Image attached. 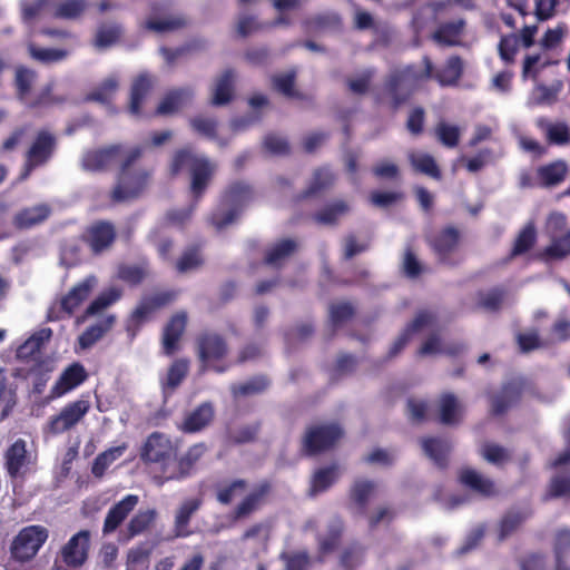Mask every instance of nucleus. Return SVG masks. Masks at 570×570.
<instances>
[{
	"mask_svg": "<svg viewBox=\"0 0 570 570\" xmlns=\"http://www.w3.org/2000/svg\"><path fill=\"white\" fill-rule=\"evenodd\" d=\"M520 397L521 390L515 383L504 384L500 392L491 396V413L495 416L504 414Z\"/></svg>",
	"mask_w": 570,
	"mask_h": 570,
	"instance_id": "nucleus-33",
	"label": "nucleus"
},
{
	"mask_svg": "<svg viewBox=\"0 0 570 570\" xmlns=\"http://www.w3.org/2000/svg\"><path fill=\"white\" fill-rule=\"evenodd\" d=\"M17 404L16 389L9 384L3 371H0V421L4 420L12 412Z\"/></svg>",
	"mask_w": 570,
	"mask_h": 570,
	"instance_id": "nucleus-59",
	"label": "nucleus"
},
{
	"mask_svg": "<svg viewBox=\"0 0 570 570\" xmlns=\"http://www.w3.org/2000/svg\"><path fill=\"white\" fill-rule=\"evenodd\" d=\"M148 274L149 271L146 263L138 265L122 264L118 267L117 272L118 278L130 286H137L141 284Z\"/></svg>",
	"mask_w": 570,
	"mask_h": 570,
	"instance_id": "nucleus-60",
	"label": "nucleus"
},
{
	"mask_svg": "<svg viewBox=\"0 0 570 570\" xmlns=\"http://www.w3.org/2000/svg\"><path fill=\"white\" fill-rule=\"evenodd\" d=\"M89 547L90 532L88 530H80L61 548L60 557L62 562L72 568L81 567L88 559Z\"/></svg>",
	"mask_w": 570,
	"mask_h": 570,
	"instance_id": "nucleus-14",
	"label": "nucleus"
},
{
	"mask_svg": "<svg viewBox=\"0 0 570 570\" xmlns=\"http://www.w3.org/2000/svg\"><path fill=\"white\" fill-rule=\"evenodd\" d=\"M157 518L155 509L139 510L127 524V534L131 539L148 530Z\"/></svg>",
	"mask_w": 570,
	"mask_h": 570,
	"instance_id": "nucleus-55",
	"label": "nucleus"
},
{
	"mask_svg": "<svg viewBox=\"0 0 570 570\" xmlns=\"http://www.w3.org/2000/svg\"><path fill=\"white\" fill-rule=\"evenodd\" d=\"M153 88V80L147 73L136 77L130 88V101L128 110L132 116H141V107Z\"/></svg>",
	"mask_w": 570,
	"mask_h": 570,
	"instance_id": "nucleus-34",
	"label": "nucleus"
},
{
	"mask_svg": "<svg viewBox=\"0 0 570 570\" xmlns=\"http://www.w3.org/2000/svg\"><path fill=\"white\" fill-rule=\"evenodd\" d=\"M273 492L271 480L264 479L256 483L252 490L236 504L233 510V518L242 520L258 511L268 500Z\"/></svg>",
	"mask_w": 570,
	"mask_h": 570,
	"instance_id": "nucleus-13",
	"label": "nucleus"
},
{
	"mask_svg": "<svg viewBox=\"0 0 570 570\" xmlns=\"http://www.w3.org/2000/svg\"><path fill=\"white\" fill-rule=\"evenodd\" d=\"M460 237L458 228L446 226L432 236L429 244L441 263L453 264L451 262V254L458 248Z\"/></svg>",
	"mask_w": 570,
	"mask_h": 570,
	"instance_id": "nucleus-19",
	"label": "nucleus"
},
{
	"mask_svg": "<svg viewBox=\"0 0 570 570\" xmlns=\"http://www.w3.org/2000/svg\"><path fill=\"white\" fill-rule=\"evenodd\" d=\"M170 175L177 176L187 170L190 175V194L199 200L213 179L216 165L207 157L198 156L190 146L177 149L170 161Z\"/></svg>",
	"mask_w": 570,
	"mask_h": 570,
	"instance_id": "nucleus-1",
	"label": "nucleus"
},
{
	"mask_svg": "<svg viewBox=\"0 0 570 570\" xmlns=\"http://www.w3.org/2000/svg\"><path fill=\"white\" fill-rule=\"evenodd\" d=\"M88 372L80 362L69 364L50 390L49 399H59L73 391L88 379Z\"/></svg>",
	"mask_w": 570,
	"mask_h": 570,
	"instance_id": "nucleus-17",
	"label": "nucleus"
},
{
	"mask_svg": "<svg viewBox=\"0 0 570 570\" xmlns=\"http://www.w3.org/2000/svg\"><path fill=\"white\" fill-rule=\"evenodd\" d=\"M125 29L120 22L102 21L97 26L92 45L98 49L110 48L121 41Z\"/></svg>",
	"mask_w": 570,
	"mask_h": 570,
	"instance_id": "nucleus-31",
	"label": "nucleus"
},
{
	"mask_svg": "<svg viewBox=\"0 0 570 570\" xmlns=\"http://www.w3.org/2000/svg\"><path fill=\"white\" fill-rule=\"evenodd\" d=\"M119 87L118 79L115 76H110L100 81L94 87L85 97L86 101H94L99 104H109Z\"/></svg>",
	"mask_w": 570,
	"mask_h": 570,
	"instance_id": "nucleus-51",
	"label": "nucleus"
},
{
	"mask_svg": "<svg viewBox=\"0 0 570 570\" xmlns=\"http://www.w3.org/2000/svg\"><path fill=\"white\" fill-rule=\"evenodd\" d=\"M336 464L316 470L311 479L309 494L316 495L328 490L338 478Z\"/></svg>",
	"mask_w": 570,
	"mask_h": 570,
	"instance_id": "nucleus-49",
	"label": "nucleus"
},
{
	"mask_svg": "<svg viewBox=\"0 0 570 570\" xmlns=\"http://www.w3.org/2000/svg\"><path fill=\"white\" fill-rule=\"evenodd\" d=\"M29 57L42 65H51L65 60L69 52L66 49L40 48L35 42L27 43Z\"/></svg>",
	"mask_w": 570,
	"mask_h": 570,
	"instance_id": "nucleus-52",
	"label": "nucleus"
},
{
	"mask_svg": "<svg viewBox=\"0 0 570 570\" xmlns=\"http://www.w3.org/2000/svg\"><path fill=\"white\" fill-rule=\"evenodd\" d=\"M177 448L171 439L163 432H153L149 434L141 448L140 459L145 463H159L164 474L173 459L176 458Z\"/></svg>",
	"mask_w": 570,
	"mask_h": 570,
	"instance_id": "nucleus-9",
	"label": "nucleus"
},
{
	"mask_svg": "<svg viewBox=\"0 0 570 570\" xmlns=\"http://www.w3.org/2000/svg\"><path fill=\"white\" fill-rule=\"evenodd\" d=\"M480 455L489 463L501 466L511 460L510 452L500 444L485 442L480 449Z\"/></svg>",
	"mask_w": 570,
	"mask_h": 570,
	"instance_id": "nucleus-64",
	"label": "nucleus"
},
{
	"mask_svg": "<svg viewBox=\"0 0 570 570\" xmlns=\"http://www.w3.org/2000/svg\"><path fill=\"white\" fill-rule=\"evenodd\" d=\"M235 78L236 73L234 69L227 68L223 71L215 83L210 100L213 106H225L233 100Z\"/></svg>",
	"mask_w": 570,
	"mask_h": 570,
	"instance_id": "nucleus-38",
	"label": "nucleus"
},
{
	"mask_svg": "<svg viewBox=\"0 0 570 570\" xmlns=\"http://www.w3.org/2000/svg\"><path fill=\"white\" fill-rule=\"evenodd\" d=\"M37 72L28 67L18 66L14 71V88L19 100H24L30 94Z\"/></svg>",
	"mask_w": 570,
	"mask_h": 570,
	"instance_id": "nucleus-56",
	"label": "nucleus"
},
{
	"mask_svg": "<svg viewBox=\"0 0 570 570\" xmlns=\"http://www.w3.org/2000/svg\"><path fill=\"white\" fill-rule=\"evenodd\" d=\"M207 452V445L204 442L193 444L187 451L177 460L176 470L168 473L167 480H183L189 476L197 464V462Z\"/></svg>",
	"mask_w": 570,
	"mask_h": 570,
	"instance_id": "nucleus-23",
	"label": "nucleus"
},
{
	"mask_svg": "<svg viewBox=\"0 0 570 570\" xmlns=\"http://www.w3.org/2000/svg\"><path fill=\"white\" fill-rule=\"evenodd\" d=\"M51 208L47 204H39L32 207L23 208L16 214L13 225L19 229H29L42 224L49 218Z\"/></svg>",
	"mask_w": 570,
	"mask_h": 570,
	"instance_id": "nucleus-37",
	"label": "nucleus"
},
{
	"mask_svg": "<svg viewBox=\"0 0 570 570\" xmlns=\"http://www.w3.org/2000/svg\"><path fill=\"white\" fill-rule=\"evenodd\" d=\"M6 466L11 478H17L21 469L27 464L26 441L18 439L6 452Z\"/></svg>",
	"mask_w": 570,
	"mask_h": 570,
	"instance_id": "nucleus-45",
	"label": "nucleus"
},
{
	"mask_svg": "<svg viewBox=\"0 0 570 570\" xmlns=\"http://www.w3.org/2000/svg\"><path fill=\"white\" fill-rule=\"evenodd\" d=\"M139 498L136 494H127L119 502L114 504L104 522L102 532L104 534L112 533L117 528L126 520L129 513L138 504Z\"/></svg>",
	"mask_w": 570,
	"mask_h": 570,
	"instance_id": "nucleus-22",
	"label": "nucleus"
},
{
	"mask_svg": "<svg viewBox=\"0 0 570 570\" xmlns=\"http://www.w3.org/2000/svg\"><path fill=\"white\" fill-rule=\"evenodd\" d=\"M202 500L193 498L185 500L179 507L175 517L174 532L177 538H186L191 534L188 530V524L191 515L200 508Z\"/></svg>",
	"mask_w": 570,
	"mask_h": 570,
	"instance_id": "nucleus-41",
	"label": "nucleus"
},
{
	"mask_svg": "<svg viewBox=\"0 0 570 570\" xmlns=\"http://www.w3.org/2000/svg\"><path fill=\"white\" fill-rule=\"evenodd\" d=\"M125 155L126 153L120 144L88 150L82 157V167L90 171H102L108 169L117 160H122Z\"/></svg>",
	"mask_w": 570,
	"mask_h": 570,
	"instance_id": "nucleus-15",
	"label": "nucleus"
},
{
	"mask_svg": "<svg viewBox=\"0 0 570 570\" xmlns=\"http://www.w3.org/2000/svg\"><path fill=\"white\" fill-rule=\"evenodd\" d=\"M269 386V380L265 375H256L245 383L233 384L230 392L234 397L261 394Z\"/></svg>",
	"mask_w": 570,
	"mask_h": 570,
	"instance_id": "nucleus-54",
	"label": "nucleus"
},
{
	"mask_svg": "<svg viewBox=\"0 0 570 570\" xmlns=\"http://www.w3.org/2000/svg\"><path fill=\"white\" fill-rule=\"evenodd\" d=\"M462 407L453 393H444L439 400L440 422L444 425H456L461 421Z\"/></svg>",
	"mask_w": 570,
	"mask_h": 570,
	"instance_id": "nucleus-44",
	"label": "nucleus"
},
{
	"mask_svg": "<svg viewBox=\"0 0 570 570\" xmlns=\"http://www.w3.org/2000/svg\"><path fill=\"white\" fill-rule=\"evenodd\" d=\"M142 148L136 146L126 151L120 164L117 184L111 191L114 203H122L138 197L146 188L150 173L142 167H137V160L142 156Z\"/></svg>",
	"mask_w": 570,
	"mask_h": 570,
	"instance_id": "nucleus-2",
	"label": "nucleus"
},
{
	"mask_svg": "<svg viewBox=\"0 0 570 570\" xmlns=\"http://www.w3.org/2000/svg\"><path fill=\"white\" fill-rule=\"evenodd\" d=\"M48 539V530L42 525L22 528L11 543V556L24 562L31 560Z\"/></svg>",
	"mask_w": 570,
	"mask_h": 570,
	"instance_id": "nucleus-10",
	"label": "nucleus"
},
{
	"mask_svg": "<svg viewBox=\"0 0 570 570\" xmlns=\"http://www.w3.org/2000/svg\"><path fill=\"white\" fill-rule=\"evenodd\" d=\"M248 482L245 479L223 481L215 485L216 500L224 505L230 504L235 498L245 492Z\"/></svg>",
	"mask_w": 570,
	"mask_h": 570,
	"instance_id": "nucleus-47",
	"label": "nucleus"
},
{
	"mask_svg": "<svg viewBox=\"0 0 570 570\" xmlns=\"http://www.w3.org/2000/svg\"><path fill=\"white\" fill-rule=\"evenodd\" d=\"M366 548L362 543L354 541L346 546L340 554V566L344 570H356L365 558Z\"/></svg>",
	"mask_w": 570,
	"mask_h": 570,
	"instance_id": "nucleus-53",
	"label": "nucleus"
},
{
	"mask_svg": "<svg viewBox=\"0 0 570 570\" xmlns=\"http://www.w3.org/2000/svg\"><path fill=\"white\" fill-rule=\"evenodd\" d=\"M463 75V61L460 56H451L443 68L435 72L434 79L441 86H454Z\"/></svg>",
	"mask_w": 570,
	"mask_h": 570,
	"instance_id": "nucleus-48",
	"label": "nucleus"
},
{
	"mask_svg": "<svg viewBox=\"0 0 570 570\" xmlns=\"http://www.w3.org/2000/svg\"><path fill=\"white\" fill-rule=\"evenodd\" d=\"M188 371L189 362L187 360H175L167 371L166 379L161 381L163 393L171 394L186 379Z\"/></svg>",
	"mask_w": 570,
	"mask_h": 570,
	"instance_id": "nucleus-46",
	"label": "nucleus"
},
{
	"mask_svg": "<svg viewBox=\"0 0 570 570\" xmlns=\"http://www.w3.org/2000/svg\"><path fill=\"white\" fill-rule=\"evenodd\" d=\"M95 276H89L77 283L60 301L61 309L68 315L73 312L89 297L95 285Z\"/></svg>",
	"mask_w": 570,
	"mask_h": 570,
	"instance_id": "nucleus-30",
	"label": "nucleus"
},
{
	"mask_svg": "<svg viewBox=\"0 0 570 570\" xmlns=\"http://www.w3.org/2000/svg\"><path fill=\"white\" fill-rule=\"evenodd\" d=\"M193 97V91L187 88L169 90L165 94L156 108V115L168 116L179 111Z\"/></svg>",
	"mask_w": 570,
	"mask_h": 570,
	"instance_id": "nucleus-35",
	"label": "nucleus"
},
{
	"mask_svg": "<svg viewBox=\"0 0 570 570\" xmlns=\"http://www.w3.org/2000/svg\"><path fill=\"white\" fill-rule=\"evenodd\" d=\"M335 183V175L327 166L317 167L314 169L309 184L299 195L298 200H304L314 197L327 189Z\"/></svg>",
	"mask_w": 570,
	"mask_h": 570,
	"instance_id": "nucleus-32",
	"label": "nucleus"
},
{
	"mask_svg": "<svg viewBox=\"0 0 570 570\" xmlns=\"http://www.w3.org/2000/svg\"><path fill=\"white\" fill-rule=\"evenodd\" d=\"M458 481L465 489L483 498H491L498 494L495 482L470 466L460 469Z\"/></svg>",
	"mask_w": 570,
	"mask_h": 570,
	"instance_id": "nucleus-20",
	"label": "nucleus"
},
{
	"mask_svg": "<svg viewBox=\"0 0 570 570\" xmlns=\"http://www.w3.org/2000/svg\"><path fill=\"white\" fill-rule=\"evenodd\" d=\"M350 212V206L345 200H335L331 204L325 205L320 210L312 215V219L324 226L337 225L340 219Z\"/></svg>",
	"mask_w": 570,
	"mask_h": 570,
	"instance_id": "nucleus-40",
	"label": "nucleus"
},
{
	"mask_svg": "<svg viewBox=\"0 0 570 570\" xmlns=\"http://www.w3.org/2000/svg\"><path fill=\"white\" fill-rule=\"evenodd\" d=\"M414 94L405 70H395L386 76L381 89L375 94V102L399 110Z\"/></svg>",
	"mask_w": 570,
	"mask_h": 570,
	"instance_id": "nucleus-7",
	"label": "nucleus"
},
{
	"mask_svg": "<svg viewBox=\"0 0 570 570\" xmlns=\"http://www.w3.org/2000/svg\"><path fill=\"white\" fill-rule=\"evenodd\" d=\"M298 249L297 240L282 238L271 245L264 255V264L274 268H281Z\"/></svg>",
	"mask_w": 570,
	"mask_h": 570,
	"instance_id": "nucleus-28",
	"label": "nucleus"
},
{
	"mask_svg": "<svg viewBox=\"0 0 570 570\" xmlns=\"http://www.w3.org/2000/svg\"><path fill=\"white\" fill-rule=\"evenodd\" d=\"M187 320V313L180 311L175 313L166 323L161 336L165 355L171 356L179 350V342L186 331Z\"/></svg>",
	"mask_w": 570,
	"mask_h": 570,
	"instance_id": "nucleus-18",
	"label": "nucleus"
},
{
	"mask_svg": "<svg viewBox=\"0 0 570 570\" xmlns=\"http://www.w3.org/2000/svg\"><path fill=\"white\" fill-rule=\"evenodd\" d=\"M354 315L355 307L350 302L332 303L328 307L330 322L334 330L352 320Z\"/></svg>",
	"mask_w": 570,
	"mask_h": 570,
	"instance_id": "nucleus-62",
	"label": "nucleus"
},
{
	"mask_svg": "<svg viewBox=\"0 0 570 570\" xmlns=\"http://www.w3.org/2000/svg\"><path fill=\"white\" fill-rule=\"evenodd\" d=\"M345 431L338 422L309 424L302 438L299 451L306 458H314L336 448Z\"/></svg>",
	"mask_w": 570,
	"mask_h": 570,
	"instance_id": "nucleus-4",
	"label": "nucleus"
},
{
	"mask_svg": "<svg viewBox=\"0 0 570 570\" xmlns=\"http://www.w3.org/2000/svg\"><path fill=\"white\" fill-rule=\"evenodd\" d=\"M57 149V136L46 128L38 130L24 151L18 181L27 180L36 169L45 167L53 158Z\"/></svg>",
	"mask_w": 570,
	"mask_h": 570,
	"instance_id": "nucleus-5",
	"label": "nucleus"
},
{
	"mask_svg": "<svg viewBox=\"0 0 570 570\" xmlns=\"http://www.w3.org/2000/svg\"><path fill=\"white\" fill-rule=\"evenodd\" d=\"M554 570H570L567 558L570 556V529L557 530L553 539Z\"/></svg>",
	"mask_w": 570,
	"mask_h": 570,
	"instance_id": "nucleus-42",
	"label": "nucleus"
},
{
	"mask_svg": "<svg viewBox=\"0 0 570 570\" xmlns=\"http://www.w3.org/2000/svg\"><path fill=\"white\" fill-rule=\"evenodd\" d=\"M433 321L434 317L430 312H419L414 320L410 324H407V326L402 331V333L392 344L387 354L389 357L392 358L396 356L407 345L413 334L420 332L426 326H430L433 323Z\"/></svg>",
	"mask_w": 570,
	"mask_h": 570,
	"instance_id": "nucleus-24",
	"label": "nucleus"
},
{
	"mask_svg": "<svg viewBox=\"0 0 570 570\" xmlns=\"http://www.w3.org/2000/svg\"><path fill=\"white\" fill-rule=\"evenodd\" d=\"M462 344H453L442 348L441 338L438 334L430 335L417 351L421 356L445 353L449 355H458L463 351Z\"/></svg>",
	"mask_w": 570,
	"mask_h": 570,
	"instance_id": "nucleus-61",
	"label": "nucleus"
},
{
	"mask_svg": "<svg viewBox=\"0 0 570 570\" xmlns=\"http://www.w3.org/2000/svg\"><path fill=\"white\" fill-rule=\"evenodd\" d=\"M547 261H561L570 256V229L550 238V244L541 253Z\"/></svg>",
	"mask_w": 570,
	"mask_h": 570,
	"instance_id": "nucleus-50",
	"label": "nucleus"
},
{
	"mask_svg": "<svg viewBox=\"0 0 570 570\" xmlns=\"http://www.w3.org/2000/svg\"><path fill=\"white\" fill-rule=\"evenodd\" d=\"M531 515V510H511L504 514L500 522L499 539L504 540Z\"/></svg>",
	"mask_w": 570,
	"mask_h": 570,
	"instance_id": "nucleus-57",
	"label": "nucleus"
},
{
	"mask_svg": "<svg viewBox=\"0 0 570 570\" xmlns=\"http://www.w3.org/2000/svg\"><path fill=\"white\" fill-rule=\"evenodd\" d=\"M89 400L79 399L67 403L58 414L48 421V430L52 434H62L73 429L89 412Z\"/></svg>",
	"mask_w": 570,
	"mask_h": 570,
	"instance_id": "nucleus-12",
	"label": "nucleus"
},
{
	"mask_svg": "<svg viewBox=\"0 0 570 570\" xmlns=\"http://www.w3.org/2000/svg\"><path fill=\"white\" fill-rule=\"evenodd\" d=\"M126 444L110 448L101 453H99L96 459L94 460L92 466H91V473L96 478H101L106 470L109 468L110 464H112L117 459H119L125 450Z\"/></svg>",
	"mask_w": 570,
	"mask_h": 570,
	"instance_id": "nucleus-58",
	"label": "nucleus"
},
{
	"mask_svg": "<svg viewBox=\"0 0 570 570\" xmlns=\"http://www.w3.org/2000/svg\"><path fill=\"white\" fill-rule=\"evenodd\" d=\"M51 336L52 330L49 327L35 332L17 348V357L21 361H27L39 354L45 344L50 341Z\"/></svg>",
	"mask_w": 570,
	"mask_h": 570,
	"instance_id": "nucleus-39",
	"label": "nucleus"
},
{
	"mask_svg": "<svg viewBox=\"0 0 570 570\" xmlns=\"http://www.w3.org/2000/svg\"><path fill=\"white\" fill-rule=\"evenodd\" d=\"M376 488L377 484L373 480L356 479L353 482L348 497L361 513H365L370 499L375 493Z\"/></svg>",
	"mask_w": 570,
	"mask_h": 570,
	"instance_id": "nucleus-43",
	"label": "nucleus"
},
{
	"mask_svg": "<svg viewBox=\"0 0 570 570\" xmlns=\"http://www.w3.org/2000/svg\"><path fill=\"white\" fill-rule=\"evenodd\" d=\"M466 21L463 18L442 22L432 33V39L440 46L454 47L461 45Z\"/></svg>",
	"mask_w": 570,
	"mask_h": 570,
	"instance_id": "nucleus-29",
	"label": "nucleus"
},
{
	"mask_svg": "<svg viewBox=\"0 0 570 570\" xmlns=\"http://www.w3.org/2000/svg\"><path fill=\"white\" fill-rule=\"evenodd\" d=\"M569 168L564 160L557 159L537 168V185L542 188H551L564 181Z\"/></svg>",
	"mask_w": 570,
	"mask_h": 570,
	"instance_id": "nucleus-26",
	"label": "nucleus"
},
{
	"mask_svg": "<svg viewBox=\"0 0 570 570\" xmlns=\"http://www.w3.org/2000/svg\"><path fill=\"white\" fill-rule=\"evenodd\" d=\"M422 449L425 455L431 459L435 465L445 469L449 463V454L452 450V443L448 438L428 436L421 440Z\"/></svg>",
	"mask_w": 570,
	"mask_h": 570,
	"instance_id": "nucleus-27",
	"label": "nucleus"
},
{
	"mask_svg": "<svg viewBox=\"0 0 570 570\" xmlns=\"http://www.w3.org/2000/svg\"><path fill=\"white\" fill-rule=\"evenodd\" d=\"M537 240V227L535 224L532 220H530L517 234L511 250L509 253L508 261H511L515 257L529 253L535 246Z\"/></svg>",
	"mask_w": 570,
	"mask_h": 570,
	"instance_id": "nucleus-36",
	"label": "nucleus"
},
{
	"mask_svg": "<svg viewBox=\"0 0 570 570\" xmlns=\"http://www.w3.org/2000/svg\"><path fill=\"white\" fill-rule=\"evenodd\" d=\"M296 71L292 70L285 73L275 75L272 78L273 88L287 98H302V95L295 89Z\"/></svg>",
	"mask_w": 570,
	"mask_h": 570,
	"instance_id": "nucleus-63",
	"label": "nucleus"
},
{
	"mask_svg": "<svg viewBox=\"0 0 570 570\" xmlns=\"http://www.w3.org/2000/svg\"><path fill=\"white\" fill-rule=\"evenodd\" d=\"M535 126L549 145L566 146L570 144V127L566 121H551L547 117H539L535 120Z\"/></svg>",
	"mask_w": 570,
	"mask_h": 570,
	"instance_id": "nucleus-25",
	"label": "nucleus"
},
{
	"mask_svg": "<svg viewBox=\"0 0 570 570\" xmlns=\"http://www.w3.org/2000/svg\"><path fill=\"white\" fill-rule=\"evenodd\" d=\"M80 238L94 256H99L109 250L115 244L117 238L116 226L110 220H95L83 229Z\"/></svg>",
	"mask_w": 570,
	"mask_h": 570,
	"instance_id": "nucleus-11",
	"label": "nucleus"
},
{
	"mask_svg": "<svg viewBox=\"0 0 570 570\" xmlns=\"http://www.w3.org/2000/svg\"><path fill=\"white\" fill-rule=\"evenodd\" d=\"M250 185L233 181L223 191L218 206L212 212L209 223L222 230L236 220L242 209L253 199Z\"/></svg>",
	"mask_w": 570,
	"mask_h": 570,
	"instance_id": "nucleus-3",
	"label": "nucleus"
},
{
	"mask_svg": "<svg viewBox=\"0 0 570 570\" xmlns=\"http://www.w3.org/2000/svg\"><path fill=\"white\" fill-rule=\"evenodd\" d=\"M175 299L176 293L174 291H163L144 295L127 321L126 330L131 338H134L141 326L151 318L154 313L168 306Z\"/></svg>",
	"mask_w": 570,
	"mask_h": 570,
	"instance_id": "nucleus-8",
	"label": "nucleus"
},
{
	"mask_svg": "<svg viewBox=\"0 0 570 570\" xmlns=\"http://www.w3.org/2000/svg\"><path fill=\"white\" fill-rule=\"evenodd\" d=\"M215 413V406L210 401L202 402L185 414L177 429L185 434L199 433L213 423Z\"/></svg>",
	"mask_w": 570,
	"mask_h": 570,
	"instance_id": "nucleus-16",
	"label": "nucleus"
},
{
	"mask_svg": "<svg viewBox=\"0 0 570 570\" xmlns=\"http://www.w3.org/2000/svg\"><path fill=\"white\" fill-rule=\"evenodd\" d=\"M196 348L202 371L212 370L216 373H225L229 370V363H219L228 354L226 338L215 332H203L196 340Z\"/></svg>",
	"mask_w": 570,
	"mask_h": 570,
	"instance_id": "nucleus-6",
	"label": "nucleus"
},
{
	"mask_svg": "<svg viewBox=\"0 0 570 570\" xmlns=\"http://www.w3.org/2000/svg\"><path fill=\"white\" fill-rule=\"evenodd\" d=\"M344 533V524L340 519L332 520L326 528L325 534H318L317 541V562H324L325 558L333 553L341 544Z\"/></svg>",
	"mask_w": 570,
	"mask_h": 570,
	"instance_id": "nucleus-21",
	"label": "nucleus"
}]
</instances>
